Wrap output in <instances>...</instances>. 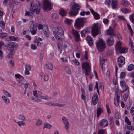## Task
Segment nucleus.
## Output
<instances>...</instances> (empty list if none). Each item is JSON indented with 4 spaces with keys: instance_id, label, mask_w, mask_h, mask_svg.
Here are the masks:
<instances>
[{
    "instance_id": "obj_1",
    "label": "nucleus",
    "mask_w": 134,
    "mask_h": 134,
    "mask_svg": "<svg viewBox=\"0 0 134 134\" xmlns=\"http://www.w3.org/2000/svg\"><path fill=\"white\" fill-rule=\"evenodd\" d=\"M40 2L37 1L31 3L30 11H31L33 13H35L36 14H38L40 12Z\"/></svg>"
},
{
    "instance_id": "obj_2",
    "label": "nucleus",
    "mask_w": 134,
    "mask_h": 134,
    "mask_svg": "<svg viewBox=\"0 0 134 134\" xmlns=\"http://www.w3.org/2000/svg\"><path fill=\"white\" fill-rule=\"evenodd\" d=\"M53 32L55 38L58 40L60 38L59 35L61 36L64 34L63 30L60 27H56L54 28Z\"/></svg>"
},
{
    "instance_id": "obj_3",
    "label": "nucleus",
    "mask_w": 134,
    "mask_h": 134,
    "mask_svg": "<svg viewBox=\"0 0 134 134\" xmlns=\"http://www.w3.org/2000/svg\"><path fill=\"white\" fill-rule=\"evenodd\" d=\"M96 45L97 49L101 52L103 51L106 47L105 42L101 39H99L97 41Z\"/></svg>"
},
{
    "instance_id": "obj_4",
    "label": "nucleus",
    "mask_w": 134,
    "mask_h": 134,
    "mask_svg": "<svg viewBox=\"0 0 134 134\" xmlns=\"http://www.w3.org/2000/svg\"><path fill=\"white\" fill-rule=\"evenodd\" d=\"M85 18H78L75 20L74 25L76 29H79L82 27L84 24Z\"/></svg>"
},
{
    "instance_id": "obj_5",
    "label": "nucleus",
    "mask_w": 134,
    "mask_h": 134,
    "mask_svg": "<svg viewBox=\"0 0 134 134\" xmlns=\"http://www.w3.org/2000/svg\"><path fill=\"white\" fill-rule=\"evenodd\" d=\"M82 68L85 70L86 75H89L91 74V67L89 63L87 62H85L82 64Z\"/></svg>"
},
{
    "instance_id": "obj_6",
    "label": "nucleus",
    "mask_w": 134,
    "mask_h": 134,
    "mask_svg": "<svg viewBox=\"0 0 134 134\" xmlns=\"http://www.w3.org/2000/svg\"><path fill=\"white\" fill-rule=\"evenodd\" d=\"M99 25L97 24H94L92 27V36L94 37L99 34Z\"/></svg>"
},
{
    "instance_id": "obj_7",
    "label": "nucleus",
    "mask_w": 134,
    "mask_h": 134,
    "mask_svg": "<svg viewBox=\"0 0 134 134\" xmlns=\"http://www.w3.org/2000/svg\"><path fill=\"white\" fill-rule=\"evenodd\" d=\"M43 7L44 10H49L52 8L51 2L50 0H44L43 2Z\"/></svg>"
},
{
    "instance_id": "obj_8",
    "label": "nucleus",
    "mask_w": 134,
    "mask_h": 134,
    "mask_svg": "<svg viewBox=\"0 0 134 134\" xmlns=\"http://www.w3.org/2000/svg\"><path fill=\"white\" fill-rule=\"evenodd\" d=\"M118 62L119 67H121L125 63V59L123 56H120L118 58Z\"/></svg>"
},
{
    "instance_id": "obj_9",
    "label": "nucleus",
    "mask_w": 134,
    "mask_h": 134,
    "mask_svg": "<svg viewBox=\"0 0 134 134\" xmlns=\"http://www.w3.org/2000/svg\"><path fill=\"white\" fill-rule=\"evenodd\" d=\"M115 94L116 96L114 98V102L115 105L118 107L119 105V102L120 98L119 93L118 91H116Z\"/></svg>"
},
{
    "instance_id": "obj_10",
    "label": "nucleus",
    "mask_w": 134,
    "mask_h": 134,
    "mask_svg": "<svg viewBox=\"0 0 134 134\" xmlns=\"http://www.w3.org/2000/svg\"><path fill=\"white\" fill-rule=\"evenodd\" d=\"M107 45L109 46H111L113 45L114 43V38L110 37L107 38L106 40Z\"/></svg>"
},
{
    "instance_id": "obj_11",
    "label": "nucleus",
    "mask_w": 134,
    "mask_h": 134,
    "mask_svg": "<svg viewBox=\"0 0 134 134\" xmlns=\"http://www.w3.org/2000/svg\"><path fill=\"white\" fill-rule=\"evenodd\" d=\"M31 33L33 35L36 34L37 32V27L36 25L34 23H32L30 27Z\"/></svg>"
},
{
    "instance_id": "obj_12",
    "label": "nucleus",
    "mask_w": 134,
    "mask_h": 134,
    "mask_svg": "<svg viewBox=\"0 0 134 134\" xmlns=\"http://www.w3.org/2000/svg\"><path fill=\"white\" fill-rule=\"evenodd\" d=\"M62 121L65 125V129L67 132H69V123L68 120L65 117H63L62 118Z\"/></svg>"
},
{
    "instance_id": "obj_13",
    "label": "nucleus",
    "mask_w": 134,
    "mask_h": 134,
    "mask_svg": "<svg viewBox=\"0 0 134 134\" xmlns=\"http://www.w3.org/2000/svg\"><path fill=\"white\" fill-rule=\"evenodd\" d=\"M108 125V121L105 119H103L101 120L99 122L100 126L102 127L107 126Z\"/></svg>"
},
{
    "instance_id": "obj_14",
    "label": "nucleus",
    "mask_w": 134,
    "mask_h": 134,
    "mask_svg": "<svg viewBox=\"0 0 134 134\" xmlns=\"http://www.w3.org/2000/svg\"><path fill=\"white\" fill-rule=\"evenodd\" d=\"M72 33L75 36V41L78 42L80 40V35L79 34L78 32L74 30H72L71 31Z\"/></svg>"
},
{
    "instance_id": "obj_15",
    "label": "nucleus",
    "mask_w": 134,
    "mask_h": 134,
    "mask_svg": "<svg viewBox=\"0 0 134 134\" xmlns=\"http://www.w3.org/2000/svg\"><path fill=\"white\" fill-rule=\"evenodd\" d=\"M70 7L71 9L78 11L80 8V6L78 4L75 3H72L71 4Z\"/></svg>"
},
{
    "instance_id": "obj_16",
    "label": "nucleus",
    "mask_w": 134,
    "mask_h": 134,
    "mask_svg": "<svg viewBox=\"0 0 134 134\" xmlns=\"http://www.w3.org/2000/svg\"><path fill=\"white\" fill-rule=\"evenodd\" d=\"M45 96H43L42 95V94H40L38 98H34L33 96H31L30 97V99L35 101L36 102H40L41 101V100L39 98L42 99H44Z\"/></svg>"
},
{
    "instance_id": "obj_17",
    "label": "nucleus",
    "mask_w": 134,
    "mask_h": 134,
    "mask_svg": "<svg viewBox=\"0 0 134 134\" xmlns=\"http://www.w3.org/2000/svg\"><path fill=\"white\" fill-rule=\"evenodd\" d=\"M120 83L121 86L123 89V92H124L126 91L128 87L126 85L125 81L123 80L121 81Z\"/></svg>"
},
{
    "instance_id": "obj_18",
    "label": "nucleus",
    "mask_w": 134,
    "mask_h": 134,
    "mask_svg": "<svg viewBox=\"0 0 134 134\" xmlns=\"http://www.w3.org/2000/svg\"><path fill=\"white\" fill-rule=\"evenodd\" d=\"M98 101V97L97 93L94 94L93 96L92 102V104L95 105L97 103Z\"/></svg>"
},
{
    "instance_id": "obj_19",
    "label": "nucleus",
    "mask_w": 134,
    "mask_h": 134,
    "mask_svg": "<svg viewBox=\"0 0 134 134\" xmlns=\"http://www.w3.org/2000/svg\"><path fill=\"white\" fill-rule=\"evenodd\" d=\"M90 10L93 15L94 18L96 20L99 19L100 18V15L99 13L94 12L92 9H90Z\"/></svg>"
},
{
    "instance_id": "obj_20",
    "label": "nucleus",
    "mask_w": 134,
    "mask_h": 134,
    "mask_svg": "<svg viewBox=\"0 0 134 134\" xmlns=\"http://www.w3.org/2000/svg\"><path fill=\"white\" fill-rule=\"evenodd\" d=\"M78 14V11L77 10H75L71 9L69 12V14L70 16H75Z\"/></svg>"
},
{
    "instance_id": "obj_21",
    "label": "nucleus",
    "mask_w": 134,
    "mask_h": 134,
    "mask_svg": "<svg viewBox=\"0 0 134 134\" xmlns=\"http://www.w3.org/2000/svg\"><path fill=\"white\" fill-rule=\"evenodd\" d=\"M2 98L3 102L7 104H9L10 103V100L5 96L2 95Z\"/></svg>"
},
{
    "instance_id": "obj_22",
    "label": "nucleus",
    "mask_w": 134,
    "mask_h": 134,
    "mask_svg": "<svg viewBox=\"0 0 134 134\" xmlns=\"http://www.w3.org/2000/svg\"><path fill=\"white\" fill-rule=\"evenodd\" d=\"M88 41V43L90 46H92L93 43V40L92 37L90 36H87L86 38Z\"/></svg>"
},
{
    "instance_id": "obj_23",
    "label": "nucleus",
    "mask_w": 134,
    "mask_h": 134,
    "mask_svg": "<svg viewBox=\"0 0 134 134\" xmlns=\"http://www.w3.org/2000/svg\"><path fill=\"white\" fill-rule=\"evenodd\" d=\"M118 4L117 0H112V8L114 9H115L117 7Z\"/></svg>"
},
{
    "instance_id": "obj_24",
    "label": "nucleus",
    "mask_w": 134,
    "mask_h": 134,
    "mask_svg": "<svg viewBox=\"0 0 134 134\" xmlns=\"http://www.w3.org/2000/svg\"><path fill=\"white\" fill-rule=\"evenodd\" d=\"M116 44L115 47V49L116 51H119L122 48L121 47V43L119 41H118L116 42Z\"/></svg>"
},
{
    "instance_id": "obj_25",
    "label": "nucleus",
    "mask_w": 134,
    "mask_h": 134,
    "mask_svg": "<svg viewBox=\"0 0 134 134\" xmlns=\"http://www.w3.org/2000/svg\"><path fill=\"white\" fill-rule=\"evenodd\" d=\"M46 67L47 69L50 70L53 69L52 64L51 63L47 62L46 64Z\"/></svg>"
},
{
    "instance_id": "obj_26",
    "label": "nucleus",
    "mask_w": 134,
    "mask_h": 134,
    "mask_svg": "<svg viewBox=\"0 0 134 134\" xmlns=\"http://www.w3.org/2000/svg\"><path fill=\"white\" fill-rule=\"evenodd\" d=\"M9 39L10 41H15L19 40V38L13 36H10L9 37Z\"/></svg>"
},
{
    "instance_id": "obj_27",
    "label": "nucleus",
    "mask_w": 134,
    "mask_h": 134,
    "mask_svg": "<svg viewBox=\"0 0 134 134\" xmlns=\"http://www.w3.org/2000/svg\"><path fill=\"white\" fill-rule=\"evenodd\" d=\"M107 33L108 34L110 35H114V34L113 30L110 27H109V29L107 30Z\"/></svg>"
},
{
    "instance_id": "obj_28",
    "label": "nucleus",
    "mask_w": 134,
    "mask_h": 134,
    "mask_svg": "<svg viewBox=\"0 0 134 134\" xmlns=\"http://www.w3.org/2000/svg\"><path fill=\"white\" fill-rule=\"evenodd\" d=\"M119 51L120 53H126L128 51V49L126 48L122 47Z\"/></svg>"
},
{
    "instance_id": "obj_29",
    "label": "nucleus",
    "mask_w": 134,
    "mask_h": 134,
    "mask_svg": "<svg viewBox=\"0 0 134 134\" xmlns=\"http://www.w3.org/2000/svg\"><path fill=\"white\" fill-rule=\"evenodd\" d=\"M73 20L71 19H69L67 18L64 21L65 23L69 25H70L71 23L73 22Z\"/></svg>"
},
{
    "instance_id": "obj_30",
    "label": "nucleus",
    "mask_w": 134,
    "mask_h": 134,
    "mask_svg": "<svg viewBox=\"0 0 134 134\" xmlns=\"http://www.w3.org/2000/svg\"><path fill=\"white\" fill-rule=\"evenodd\" d=\"M25 15L27 16H30L32 17L34 15V14L31 11L30 12L29 11V12H28L27 11H26L25 13Z\"/></svg>"
},
{
    "instance_id": "obj_31",
    "label": "nucleus",
    "mask_w": 134,
    "mask_h": 134,
    "mask_svg": "<svg viewBox=\"0 0 134 134\" xmlns=\"http://www.w3.org/2000/svg\"><path fill=\"white\" fill-rule=\"evenodd\" d=\"M18 47V45L17 43L15 42H12L10 44V48H16Z\"/></svg>"
},
{
    "instance_id": "obj_32",
    "label": "nucleus",
    "mask_w": 134,
    "mask_h": 134,
    "mask_svg": "<svg viewBox=\"0 0 134 134\" xmlns=\"http://www.w3.org/2000/svg\"><path fill=\"white\" fill-rule=\"evenodd\" d=\"M103 112L102 109L100 108H98L97 110V114L98 117L100 116V114Z\"/></svg>"
},
{
    "instance_id": "obj_33",
    "label": "nucleus",
    "mask_w": 134,
    "mask_h": 134,
    "mask_svg": "<svg viewBox=\"0 0 134 134\" xmlns=\"http://www.w3.org/2000/svg\"><path fill=\"white\" fill-rule=\"evenodd\" d=\"M59 14L62 16H64L66 15L67 14L66 12L64 9H61L60 10L59 12Z\"/></svg>"
},
{
    "instance_id": "obj_34",
    "label": "nucleus",
    "mask_w": 134,
    "mask_h": 134,
    "mask_svg": "<svg viewBox=\"0 0 134 134\" xmlns=\"http://www.w3.org/2000/svg\"><path fill=\"white\" fill-rule=\"evenodd\" d=\"M121 4L123 6L125 7H127L129 5V3L126 0L122 1L121 2Z\"/></svg>"
},
{
    "instance_id": "obj_35",
    "label": "nucleus",
    "mask_w": 134,
    "mask_h": 134,
    "mask_svg": "<svg viewBox=\"0 0 134 134\" xmlns=\"http://www.w3.org/2000/svg\"><path fill=\"white\" fill-rule=\"evenodd\" d=\"M134 69V65L133 64H130L129 65L127 68L128 71H131Z\"/></svg>"
},
{
    "instance_id": "obj_36",
    "label": "nucleus",
    "mask_w": 134,
    "mask_h": 134,
    "mask_svg": "<svg viewBox=\"0 0 134 134\" xmlns=\"http://www.w3.org/2000/svg\"><path fill=\"white\" fill-rule=\"evenodd\" d=\"M34 94L35 97H37L38 98L40 94H42V93L40 92H37V91H35L34 92Z\"/></svg>"
},
{
    "instance_id": "obj_37",
    "label": "nucleus",
    "mask_w": 134,
    "mask_h": 134,
    "mask_svg": "<svg viewBox=\"0 0 134 134\" xmlns=\"http://www.w3.org/2000/svg\"><path fill=\"white\" fill-rule=\"evenodd\" d=\"M81 92L82 93V95L81 96V97L83 100L85 99V93L84 89L83 88H81Z\"/></svg>"
},
{
    "instance_id": "obj_38",
    "label": "nucleus",
    "mask_w": 134,
    "mask_h": 134,
    "mask_svg": "<svg viewBox=\"0 0 134 134\" xmlns=\"http://www.w3.org/2000/svg\"><path fill=\"white\" fill-rule=\"evenodd\" d=\"M90 14V12L89 11L87 12L82 11L80 12V14L81 15L83 16L85 15V14L89 15Z\"/></svg>"
},
{
    "instance_id": "obj_39",
    "label": "nucleus",
    "mask_w": 134,
    "mask_h": 134,
    "mask_svg": "<svg viewBox=\"0 0 134 134\" xmlns=\"http://www.w3.org/2000/svg\"><path fill=\"white\" fill-rule=\"evenodd\" d=\"M125 73L124 72H121L120 74V77L121 79H123L126 76Z\"/></svg>"
},
{
    "instance_id": "obj_40",
    "label": "nucleus",
    "mask_w": 134,
    "mask_h": 134,
    "mask_svg": "<svg viewBox=\"0 0 134 134\" xmlns=\"http://www.w3.org/2000/svg\"><path fill=\"white\" fill-rule=\"evenodd\" d=\"M111 1L110 0H105V4L107 5L108 7H109L110 5Z\"/></svg>"
},
{
    "instance_id": "obj_41",
    "label": "nucleus",
    "mask_w": 134,
    "mask_h": 134,
    "mask_svg": "<svg viewBox=\"0 0 134 134\" xmlns=\"http://www.w3.org/2000/svg\"><path fill=\"white\" fill-rule=\"evenodd\" d=\"M57 46L59 51L60 53H61L62 49V46L61 44L60 43H57Z\"/></svg>"
},
{
    "instance_id": "obj_42",
    "label": "nucleus",
    "mask_w": 134,
    "mask_h": 134,
    "mask_svg": "<svg viewBox=\"0 0 134 134\" xmlns=\"http://www.w3.org/2000/svg\"><path fill=\"white\" fill-rule=\"evenodd\" d=\"M44 127H46L48 129H50L51 127V125L48 123H44Z\"/></svg>"
},
{
    "instance_id": "obj_43",
    "label": "nucleus",
    "mask_w": 134,
    "mask_h": 134,
    "mask_svg": "<svg viewBox=\"0 0 134 134\" xmlns=\"http://www.w3.org/2000/svg\"><path fill=\"white\" fill-rule=\"evenodd\" d=\"M122 11L124 13H127L130 12V11L126 8H124L121 9Z\"/></svg>"
},
{
    "instance_id": "obj_44",
    "label": "nucleus",
    "mask_w": 134,
    "mask_h": 134,
    "mask_svg": "<svg viewBox=\"0 0 134 134\" xmlns=\"http://www.w3.org/2000/svg\"><path fill=\"white\" fill-rule=\"evenodd\" d=\"M125 121L129 125H130L131 124V122L129 121L128 118L127 116H126L125 117Z\"/></svg>"
},
{
    "instance_id": "obj_45",
    "label": "nucleus",
    "mask_w": 134,
    "mask_h": 134,
    "mask_svg": "<svg viewBox=\"0 0 134 134\" xmlns=\"http://www.w3.org/2000/svg\"><path fill=\"white\" fill-rule=\"evenodd\" d=\"M105 59L103 58H101L100 59V64L101 68L103 69V65L105 63Z\"/></svg>"
},
{
    "instance_id": "obj_46",
    "label": "nucleus",
    "mask_w": 134,
    "mask_h": 134,
    "mask_svg": "<svg viewBox=\"0 0 134 134\" xmlns=\"http://www.w3.org/2000/svg\"><path fill=\"white\" fill-rule=\"evenodd\" d=\"M129 94L128 93L124 94L123 96V99L125 101L127 100L128 98Z\"/></svg>"
},
{
    "instance_id": "obj_47",
    "label": "nucleus",
    "mask_w": 134,
    "mask_h": 134,
    "mask_svg": "<svg viewBox=\"0 0 134 134\" xmlns=\"http://www.w3.org/2000/svg\"><path fill=\"white\" fill-rule=\"evenodd\" d=\"M3 93L7 96L9 97H11V94L6 90H3Z\"/></svg>"
},
{
    "instance_id": "obj_48",
    "label": "nucleus",
    "mask_w": 134,
    "mask_h": 134,
    "mask_svg": "<svg viewBox=\"0 0 134 134\" xmlns=\"http://www.w3.org/2000/svg\"><path fill=\"white\" fill-rule=\"evenodd\" d=\"M43 122L40 119H38L37 122H36V124L37 126H40L42 125V124Z\"/></svg>"
},
{
    "instance_id": "obj_49",
    "label": "nucleus",
    "mask_w": 134,
    "mask_h": 134,
    "mask_svg": "<svg viewBox=\"0 0 134 134\" xmlns=\"http://www.w3.org/2000/svg\"><path fill=\"white\" fill-rule=\"evenodd\" d=\"M87 31L86 30H84L81 32V35L82 37H84L85 36V34L86 33Z\"/></svg>"
},
{
    "instance_id": "obj_50",
    "label": "nucleus",
    "mask_w": 134,
    "mask_h": 134,
    "mask_svg": "<svg viewBox=\"0 0 134 134\" xmlns=\"http://www.w3.org/2000/svg\"><path fill=\"white\" fill-rule=\"evenodd\" d=\"M105 132V130L101 129L99 130L98 134H104Z\"/></svg>"
},
{
    "instance_id": "obj_51",
    "label": "nucleus",
    "mask_w": 134,
    "mask_h": 134,
    "mask_svg": "<svg viewBox=\"0 0 134 134\" xmlns=\"http://www.w3.org/2000/svg\"><path fill=\"white\" fill-rule=\"evenodd\" d=\"M72 63L76 65H79V62L76 59H74L72 61Z\"/></svg>"
},
{
    "instance_id": "obj_52",
    "label": "nucleus",
    "mask_w": 134,
    "mask_h": 134,
    "mask_svg": "<svg viewBox=\"0 0 134 134\" xmlns=\"http://www.w3.org/2000/svg\"><path fill=\"white\" fill-rule=\"evenodd\" d=\"M16 123L18 124V125L19 126L25 125V123L22 121H20L18 122H16Z\"/></svg>"
},
{
    "instance_id": "obj_53",
    "label": "nucleus",
    "mask_w": 134,
    "mask_h": 134,
    "mask_svg": "<svg viewBox=\"0 0 134 134\" xmlns=\"http://www.w3.org/2000/svg\"><path fill=\"white\" fill-rule=\"evenodd\" d=\"M130 19L131 22H134V13L130 16Z\"/></svg>"
},
{
    "instance_id": "obj_54",
    "label": "nucleus",
    "mask_w": 134,
    "mask_h": 134,
    "mask_svg": "<svg viewBox=\"0 0 134 134\" xmlns=\"http://www.w3.org/2000/svg\"><path fill=\"white\" fill-rule=\"evenodd\" d=\"M103 21L105 24H108L109 20L107 18H106L103 19Z\"/></svg>"
},
{
    "instance_id": "obj_55",
    "label": "nucleus",
    "mask_w": 134,
    "mask_h": 134,
    "mask_svg": "<svg viewBox=\"0 0 134 134\" xmlns=\"http://www.w3.org/2000/svg\"><path fill=\"white\" fill-rule=\"evenodd\" d=\"M127 25L128 28L129 30L130 31V32L131 33V35H132V34L133 33V32L131 28V26L129 24H127Z\"/></svg>"
},
{
    "instance_id": "obj_56",
    "label": "nucleus",
    "mask_w": 134,
    "mask_h": 134,
    "mask_svg": "<svg viewBox=\"0 0 134 134\" xmlns=\"http://www.w3.org/2000/svg\"><path fill=\"white\" fill-rule=\"evenodd\" d=\"M115 118L117 119H120L121 118V116L119 113L118 112L116 113L115 115Z\"/></svg>"
},
{
    "instance_id": "obj_57",
    "label": "nucleus",
    "mask_w": 134,
    "mask_h": 134,
    "mask_svg": "<svg viewBox=\"0 0 134 134\" xmlns=\"http://www.w3.org/2000/svg\"><path fill=\"white\" fill-rule=\"evenodd\" d=\"M31 69V67L30 65H25V69L30 71Z\"/></svg>"
},
{
    "instance_id": "obj_58",
    "label": "nucleus",
    "mask_w": 134,
    "mask_h": 134,
    "mask_svg": "<svg viewBox=\"0 0 134 134\" xmlns=\"http://www.w3.org/2000/svg\"><path fill=\"white\" fill-rule=\"evenodd\" d=\"M129 44L131 46V48L133 49L134 48V46L133 45V42L130 38H129Z\"/></svg>"
},
{
    "instance_id": "obj_59",
    "label": "nucleus",
    "mask_w": 134,
    "mask_h": 134,
    "mask_svg": "<svg viewBox=\"0 0 134 134\" xmlns=\"http://www.w3.org/2000/svg\"><path fill=\"white\" fill-rule=\"evenodd\" d=\"M42 77H43V80L45 81H47L48 80V76L47 75H44V76H42L41 78H42Z\"/></svg>"
},
{
    "instance_id": "obj_60",
    "label": "nucleus",
    "mask_w": 134,
    "mask_h": 134,
    "mask_svg": "<svg viewBox=\"0 0 134 134\" xmlns=\"http://www.w3.org/2000/svg\"><path fill=\"white\" fill-rule=\"evenodd\" d=\"M19 118L22 121H24L25 120V118L24 115H20L19 116Z\"/></svg>"
},
{
    "instance_id": "obj_61",
    "label": "nucleus",
    "mask_w": 134,
    "mask_h": 134,
    "mask_svg": "<svg viewBox=\"0 0 134 134\" xmlns=\"http://www.w3.org/2000/svg\"><path fill=\"white\" fill-rule=\"evenodd\" d=\"M127 128L130 130H134V126L132 125L128 126L127 127Z\"/></svg>"
},
{
    "instance_id": "obj_62",
    "label": "nucleus",
    "mask_w": 134,
    "mask_h": 134,
    "mask_svg": "<svg viewBox=\"0 0 134 134\" xmlns=\"http://www.w3.org/2000/svg\"><path fill=\"white\" fill-rule=\"evenodd\" d=\"M31 49L33 50H35L37 48L36 46L33 44H31Z\"/></svg>"
},
{
    "instance_id": "obj_63",
    "label": "nucleus",
    "mask_w": 134,
    "mask_h": 134,
    "mask_svg": "<svg viewBox=\"0 0 134 134\" xmlns=\"http://www.w3.org/2000/svg\"><path fill=\"white\" fill-rule=\"evenodd\" d=\"M130 113L132 115H134V107H132L130 109Z\"/></svg>"
},
{
    "instance_id": "obj_64",
    "label": "nucleus",
    "mask_w": 134,
    "mask_h": 134,
    "mask_svg": "<svg viewBox=\"0 0 134 134\" xmlns=\"http://www.w3.org/2000/svg\"><path fill=\"white\" fill-rule=\"evenodd\" d=\"M7 36V34L6 33H3L0 36V37L1 38H3L6 37Z\"/></svg>"
}]
</instances>
